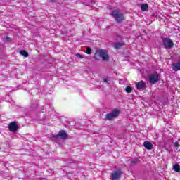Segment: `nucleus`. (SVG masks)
<instances>
[{
	"label": "nucleus",
	"instance_id": "f257e3e1",
	"mask_svg": "<svg viewBox=\"0 0 180 180\" xmlns=\"http://www.w3.org/2000/svg\"><path fill=\"white\" fill-rule=\"evenodd\" d=\"M95 60L98 61L102 60L103 61H108L110 56L108 50L106 49H99L96 51L94 53Z\"/></svg>",
	"mask_w": 180,
	"mask_h": 180
},
{
	"label": "nucleus",
	"instance_id": "f03ea898",
	"mask_svg": "<svg viewBox=\"0 0 180 180\" xmlns=\"http://www.w3.org/2000/svg\"><path fill=\"white\" fill-rule=\"evenodd\" d=\"M162 44L165 47V49H168L169 50H171L172 47H174V44L172 40H171V38L169 37H163L162 38Z\"/></svg>",
	"mask_w": 180,
	"mask_h": 180
},
{
	"label": "nucleus",
	"instance_id": "7ed1b4c3",
	"mask_svg": "<svg viewBox=\"0 0 180 180\" xmlns=\"http://www.w3.org/2000/svg\"><path fill=\"white\" fill-rule=\"evenodd\" d=\"M111 15L115 19L116 22L117 23H121V22H123L124 20V16L123 14L119 13L117 11H113L112 13H111Z\"/></svg>",
	"mask_w": 180,
	"mask_h": 180
},
{
	"label": "nucleus",
	"instance_id": "20e7f679",
	"mask_svg": "<svg viewBox=\"0 0 180 180\" xmlns=\"http://www.w3.org/2000/svg\"><path fill=\"white\" fill-rule=\"evenodd\" d=\"M120 113V111L117 109L113 110L112 112L108 113L105 115V120H112L115 117H117Z\"/></svg>",
	"mask_w": 180,
	"mask_h": 180
},
{
	"label": "nucleus",
	"instance_id": "39448f33",
	"mask_svg": "<svg viewBox=\"0 0 180 180\" xmlns=\"http://www.w3.org/2000/svg\"><path fill=\"white\" fill-rule=\"evenodd\" d=\"M122 169H117L116 171L113 172L111 174V180H120L122 178Z\"/></svg>",
	"mask_w": 180,
	"mask_h": 180
},
{
	"label": "nucleus",
	"instance_id": "423d86ee",
	"mask_svg": "<svg viewBox=\"0 0 180 180\" xmlns=\"http://www.w3.org/2000/svg\"><path fill=\"white\" fill-rule=\"evenodd\" d=\"M53 137L54 139L60 137L61 140H64L68 137V134L65 130H60L57 135H53Z\"/></svg>",
	"mask_w": 180,
	"mask_h": 180
},
{
	"label": "nucleus",
	"instance_id": "0eeeda50",
	"mask_svg": "<svg viewBox=\"0 0 180 180\" xmlns=\"http://www.w3.org/2000/svg\"><path fill=\"white\" fill-rule=\"evenodd\" d=\"M160 81V75L158 74H151L149 75V82L150 84H155Z\"/></svg>",
	"mask_w": 180,
	"mask_h": 180
},
{
	"label": "nucleus",
	"instance_id": "6e6552de",
	"mask_svg": "<svg viewBox=\"0 0 180 180\" xmlns=\"http://www.w3.org/2000/svg\"><path fill=\"white\" fill-rule=\"evenodd\" d=\"M8 129L12 132L18 131V124L15 122H11L8 125Z\"/></svg>",
	"mask_w": 180,
	"mask_h": 180
},
{
	"label": "nucleus",
	"instance_id": "1a4fd4ad",
	"mask_svg": "<svg viewBox=\"0 0 180 180\" xmlns=\"http://www.w3.org/2000/svg\"><path fill=\"white\" fill-rule=\"evenodd\" d=\"M136 89L140 91L141 89H145L146 86V82L141 80L136 84Z\"/></svg>",
	"mask_w": 180,
	"mask_h": 180
},
{
	"label": "nucleus",
	"instance_id": "9d476101",
	"mask_svg": "<svg viewBox=\"0 0 180 180\" xmlns=\"http://www.w3.org/2000/svg\"><path fill=\"white\" fill-rule=\"evenodd\" d=\"M143 146L146 150H153L154 148V146L150 141H145L143 143Z\"/></svg>",
	"mask_w": 180,
	"mask_h": 180
},
{
	"label": "nucleus",
	"instance_id": "9b49d317",
	"mask_svg": "<svg viewBox=\"0 0 180 180\" xmlns=\"http://www.w3.org/2000/svg\"><path fill=\"white\" fill-rule=\"evenodd\" d=\"M172 68L173 71H180V60L178 61V63H172Z\"/></svg>",
	"mask_w": 180,
	"mask_h": 180
},
{
	"label": "nucleus",
	"instance_id": "f8f14e48",
	"mask_svg": "<svg viewBox=\"0 0 180 180\" xmlns=\"http://www.w3.org/2000/svg\"><path fill=\"white\" fill-rule=\"evenodd\" d=\"M141 9L143 12H147V11H148V4H141Z\"/></svg>",
	"mask_w": 180,
	"mask_h": 180
},
{
	"label": "nucleus",
	"instance_id": "ddd939ff",
	"mask_svg": "<svg viewBox=\"0 0 180 180\" xmlns=\"http://www.w3.org/2000/svg\"><path fill=\"white\" fill-rule=\"evenodd\" d=\"M114 49H116V50H119L121 47H123L124 44L120 43V42H116L113 44Z\"/></svg>",
	"mask_w": 180,
	"mask_h": 180
},
{
	"label": "nucleus",
	"instance_id": "4468645a",
	"mask_svg": "<svg viewBox=\"0 0 180 180\" xmlns=\"http://www.w3.org/2000/svg\"><path fill=\"white\" fill-rule=\"evenodd\" d=\"M20 54L21 56H23V57H29V53H27L25 50L20 51Z\"/></svg>",
	"mask_w": 180,
	"mask_h": 180
},
{
	"label": "nucleus",
	"instance_id": "2eb2a0df",
	"mask_svg": "<svg viewBox=\"0 0 180 180\" xmlns=\"http://www.w3.org/2000/svg\"><path fill=\"white\" fill-rule=\"evenodd\" d=\"M173 169L176 172H180V166L178 164H176L173 166Z\"/></svg>",
	"mask_w": 180,
	"mask_h": 180
},
{
	"label": "nucleus",
	"instance_id": "dca6fc26",
	"mask_svg": "<svg viewBox=\"0 0 180 180\" xmlns=\"http://www.w3.org/2000/svg\"><path fill=\"white\" fill-rule=\"evenodd\" d=\"M125 91L127 94H131V92H133V89L130 86H128L125 88Z\"/></svg>",
	"mask_w": 180,
	"mask_h": 180
},
{
	"label": "nucleus",
	"instance_id": "f3484780",
	"mask_svg": "<svg viewBox=\"0 0 180 180\" xmlns=\"http://www.w3.org/2000/svg\"><path fill=\"white\" fill-rule=\"evenodd\" d=\"M85 53L89 55L92 54V49L91 48H86Z\"/></svg>",
	"mask_w": 180,
	"mask_h": 180
},
{
	"label": "nucleus",
	"instance_id": "a211bd4d",
	"mask_svg": "<svg viewBox=\"0 0 180 180\" xmlns=\"http://www.w3.org/2000/svg\"><path fill=\"white\" fill-rule=\"evenodd\" d=\"M137 162H139V159H134L131 161V164L132 165L137 164Z\"/></svg>",
	"mask_w": 180,
	"mask_h": 180
},
{
	"label": "nucleus",
	"instance_id": "6ab92c4d",
	"mask_svg": "<svg viewBox=\"0 0 180 180\" xmlns=\"http://www.w3.org/2000/svg\"><path fill=\"white\" fill-rule=\"evenodd\" d=\"M76 57L79 58H84V56L79 53H76Z\"/></svg>",
	"mask_w": 180,
	"mask_h": 180
},
{
	"label": "nucleus",
	"instance_id": "aec40b11",
	"mask_svg": "<svg viewBox=\"0 0 180 180\" xmlns=\"http://www.w3.org/2000/svg\"><path fill=\"white\" fill-rule=\"evenodd\" d=\"M6 41H7L8 43H9V41H11V37H6Z\"/></svg>",
	"mask_w": 180,
	"mask_h": 180
},
{
	"label": "nucleus",
	"instance_id": "412c9836",
	"mask_svg": "<svg viewBox=\"0 0 180 180\" xmlns=\"http://www.w3.org/2000/svg\"><path fill=\"white\" fill-rule=\"evenodd\" d=\"M174 147H176V148L179 147V143L178 142H175Z\"/></svg>",
	"mask_w": 180,
	"mask_h": 180
},
{
	"label": "nucleus",
	"instance_id": "4be33fe9",
	"mask_svg": "<svg viewBox=\"0 0 180 180\" xmlns=\"http://www.w3.org/2000/svg\"><path fill=\"white\" fill-rule=\"evenodd\" d=\"M103 81H104V82L108 83V82H109V79H108V78H105V79H103Z\"/></svg>",
	"mask_w": 180,
	"mask_h": 180
},
{
	"label": "nucleus",
	"instance_id": "5701e85b",
	"mask_svg": "<svg viewBox=\"0 0 180 180\" xmlns=\"http://www.w3.org/2000/svg\"><path fill=\"white\" fill-rule=\"evenodd\" d=\"M50 1V2H54V1H56V0H49Z\"/></svg>",
	"mask_w": 180,
	"mask_h": 180
}]
</instances>
